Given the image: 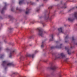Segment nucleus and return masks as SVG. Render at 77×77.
<instances>
[{"label":"nucleus","mask_w":77,"mask_h":77,"mask_svg":"<svg viewBox=\"0 0 77 77\" xmlns=\"http://www.w3.org/2000/svg\"><path fill=\"white\" fill-rule=\"evenodd\" d=\"M2 65L3 66H15V64L13 63H8V62L4 61L3 62Z\"/></svg>","instance_id":"1"},{"label":"nucleus","mask_w":77,"mask_h":77,"mask_svg":"<svg viewBox=\"0 0 77 77\" xmlns=\"http://www.w3.org/2000/svg\"><path fill=\"white\" fill-rule=\"evenodd\" d=\"M75 18H76L77 20V12L75 13L73 16L69 18L68 20L69 21H72L75 20Z\"/></svg>","instance_id":"2"},{"label":"nucleus","mask_w":77,"mask_h":77,"mask_svg":"<svg viewBox=\"0 0 77 77\" xmlns=\"http://www.w3.org/2000/svg\"><path fill=\"white\" fill-rule=\"evenodd\" d=\"M37 29L38 30L39 32L38 34V36H40L41 37H43L44 36V32L42 31L41 28H38Z\"/></svg>","instance_id":"3"},{"label":"nucleus","mask_w":77,"mask_h":77,"mask_svg":"<svg viewBox=\"0 0 77 77\" xmlns=\"http://www.w3.org/2000/svg\"><path fill=\"white\" fill-rule=\"evenodd\" d=\"M61 57L62 58H64V57H66V55L63 53H60V54L58 55L56 57L57 59H60Z\"/></svg>","instance_id":"4"},{"label":"nucleus","mask_w":77,"mask_h":77,"mask_svg":"<svg viewBox=\"0 0 77 77\" xmlns=\"http://www.w3.org/2000/svg\"><path fill=\"white\" fill-rule=\"evenodd\" d=\"M56 42L57 45L55 47V48H61L62 46V44H60L59 42Z\"/></svg>","instance_id":"5"},{"label":"nucleus","mask_w":77,"mask_h":77,"mask_svg":"<svg viewBox=\"0 0 77 77\" xmlns=\"http://www.w3.org/2000/svg\"><path fill=\"white\" fill-rule=\"evenodd\" d=\"M58 30L59 32L60 33H63L64 31L63 30V27H61L59 28Z\"/></svg>","instance_id":"6"},{"label":"nucleus","mask_w":77,"mask_h":77,"mask_svg":"<svg viewBox=\"0 0 77 77\" xmlns=\"http://www.w3.org/2000/svg\"><path fill=\"white\" fill-rule=\"evenodd\" d=\"M51 38L50 39V41H53L54 40V35L53 34H51Z\"/></svg>","instance_id":"7"},{"label":"nucleus","mask_w":77,"mask_h":77,"mask_svg":"<svg viewBox=\"0 0 77 77\" xmlns=\"http://www.w3.org/2000/svg\"><path fill=\"white\" fill-rule=\"evenodd\" d=\"M15 51H10V54H9V57H11L12 56V54L14 53V52Z\"/></svg>","instance_id":"8"},{"label":"nucleus","mask_w":77,"mask_h":77,"mask_svg":"<svg viewBox=\"0 0 77 77\" xmlns=\"http://www.w3.org/2000/svg\"><path fill=\"white\" fill-rule=\"evenodd\" d=\"M65 49L66 50H67L68 53L69 55L71 54V51H69V49H68V48H67L66 47H65Z\"/></svg>","instance_id":"9"},{"label":"nucleus","mask_w":77,"mask_h":77,"mask_svg":"<svg viewBox=\"0 0 77 77\" xmlns=\"http://www.w3.org/2000/svg\"><path fill=\"white\" fill-rule=\"evenodd\" d=\"M49 19L50 20H51V17H50L49 16V15H48H48H47L46 16V20H48V19Z\"/></svg>","instance_id":"10"},{"label":"nucleus","mask_w":77,"mask_h":77,"mask_svg":"<svg viewBox=\"0 0 77 77\" xmlns=\"http://www.w3.org/2000/svg\"><path fill=\"white\" fill-rule=\"evenodd\" d=\"M72 40L73 41V43L76 45H77V43L75 41H74V37H72Z\"/></svg>","instance_id":"11"},{"label":"nucleus","mask_w":77,"mask_h":77,"mask_svg":"<svg viewBox=\"0 0 77 77\" xmlns=\"http://www.w3.org/2000/svg\"><path fill=\"white\" fill-rule=\"evenodd\" d=\"M6 8V7H4L3 8H2V11H1V12L2 14H3L4 13V10H5Z\"/></svg>","instance_id":"12"},{"label":"nucleus","mask_w":77,"mask_h":77,"mask_svg":"<svg viewBox=\"0 0 77 77\" xmlns=\"http://www.w3.org/2000/svg\"><path fill=\"white\" fill-rule=\"evenodd\" d=\"M68 36H66V37L65 38V42L66 43H67L68 42Z\"/></svg>","instance_id":"13"},{"label":"nucleus","mask_w":77,"mask_h":77,"mask_svg":"<svg viewBox=\"0 0 77 77\" xmlns=\"http://www.w3.org/2000/svg\"><path fill=\"white\" fill-rule=\"evenodd\" d=\"M29 14V10L28 9V8H26V14Z\"/></svg>","instance_id":"14"},{"label":"nucleus","mask_w":77,"mask_h":77,"mask_svg":"<svg viewBox=\"0 0 77 77\" xmlns=\"http://www.w3.org/2000/svg\"><path fill=\"white\" fill-rule=\"evenodd\" d=\"M28 56H29V57H32V58H33L35 57V55L34 54H29L28 55Z\"/></svg>","instance_id":"15"},{"label":"nucleus","mask_w":77,"mask_h":77,"mask_svg":"<svg viewBox=\"0 0 77 77\" xmlns=\"http://www.w3.org/2000/svg\"><path fill=\"white\" fill-rule=\"evenodd\" d=\"M35 37V35H32L30 37H29L30 39H32V38H34Z\"/></svg>","instance_id":"16"},{"label":"nucleus","mask_w":77,"mask_h":77,"mask_svg":"<svg viewBox=\"0 0 77 77\" xmlns=\"http://www.w3.org/2000/svg\"><path fill=\"white\" fill-rule=\"evenodd\" d=\"M24 1L23 0L20 1L19 2V4L20 5H22V4H23V3H24Z\"/></svg>","instance_id":"17"},{"label":"nucleus","mask_w":77,"mask_h":77,"mask_svg":"<svg viewBox=\"0 0 77 77\" xmlns=\"http://www.w3.org/2000/svg\"><path fill=\"white\" fill-rule=\"evenodd\" d=\"M57 68V67L56 66H54L52 68V69H53V70H55Z\"/></svg>","instance_id":"18"},{"label":"nucleus","mask_w":77,"mask_h":77,"mask_svg":"<svg viewBox=\"0 0 77 77\" xmlns=\"http://www.w3.org/2000/svg\"><path fill=\"white\" fill-rule=\"evenodd\" d=\"M24 59V57L23 56H21L20 57V60H23Z\"/></svg>","instance_id":"19"},{"label":"nucleus","mask_w":77,"mask_h":77,"mask_svg":"<svg viewBox=\"0 0 77 77\" xmlns=\"http://www.w3.org/2000/svg\"><path fill=\"white\" fill-rule=\"evenodd\" d=\"M44 42H42V45L41 46L42 48H43V47H44V45L43 44H44Z\"/></svg>","instance_id":"20"},{"label":"nucleus","mask_w":77,"mask_h":77,"mask_svg":"<svg viewBox=\"0 0 77 77\" xmlns=\"http://www.w3.org/2000/svg\"><path fill=\"white\" fill-rule=\"evenodd\" d=\"M4 56V55L3 54L1 55V57H0L1 59H2V58H3Z\"/></svg>","instance_id":"21"},{"label":"nucleus","mask_w":77,"mask_h":77,"mask_svg":"<svg viewBox=\"0 0 77 77\" xmlns=\"http://www.w3.org/2000/svg\"><path fill=\"white\" fill-rule=\"evenodd\" d=\"M68 60V58H66L64 60V61L65 62H67Z\"/></svg>","instance_id":"22"},{"label":"nucleus","mask_w":77,"mask_h":77,"mask_svg":"<svg viewBox=\"0 0 77 77\" xmlns=\"http://www.w3.org/2000/svg\"><path fill=\"white\" fill-rule=\"evenodd\" d=\"M5 50L6 51H7V52H8V51H9V49L8 48H7Z\"/></svg>","instance_id":"23"},{"label":"nucleus","mask_w":77,"mask_h":77,"mask_svg":"<svg viewBox=\"0 0 77 77\" xmlns=\"http://www.w3.org/2000/svg\"><path fill=\"white\" fill-rule=\"evenodd\" d=\"M53 8V6H51L49 7L48 9H51Z\"/></svg>","instance_id":"24"},{"label":"nucleus","mask_w":77,"mask_h":77,"mask_svg":"<svg viewBox=\"0 0 77 77\" xmlns=\"http://www.w3.org/2000/svg\"><path fill=\"white\" fill-rule=\"evenodd\" d=\"M72 10V9H70L69 10H68V12H71V10Z\"/></svg>","instance_id":"25"},{"label":"nucleus","mask_w":77,"mask_h":77,"mask_svg":"<svg viewBox=\"0 0 77 77\" xmlns=\"http://www.w3.org/2000/svg\"><path fill=\"white\" fill-rule=\"evenodd\" d=\"M13 74H15V75H17V73L16 72H14L13 73Z\"/></svg>","instance_id":"26"},{"label":"nucleus","mask_w":77,"mask_h":77,"mask_svg":"<svg viewBox=\"0 0 77 77\" xmlns=\"http://www.w3.org/2000/svg\"><path fill=\"white\" fill-rule=\"evenodd\" d=\"M4 4L5 6H6L7 5V4L6 2L4 3Z\"/></svg>","instance_id":"27"},{"label":"nucleus","mask_w":77,"mask_h":77,"mask_svg":"<svg viewBox=\"0 0 77 77\" xmlns=\"http://www.w3.org/2000/svg\"><path fill=\"white\" fill-rule=\"evenodd\" d=\"M38 51H35V53H38Z\"/></svg>","instance_id":"28"},{"label":"nucleus","mask_w":77,"mask_h":77,"mask_svg":"<svg viewBox=\"0 0 77 77\" xmlns=\"http://www.w3.org/2000/svg\"><path fill=\"white\" fill-rule=\"evenodd\" d=\"M39 11V9H37L36 10L37 12H38V11Z\"/></svg>","instance_id":"29"},{"label":"nucleus","mask_w":77,"mask_h":77,"mask_svg":"<svg viewBox=\"0 0 77 77\" xmlns=\"http://www.w3.org/2000/svg\"><path fill=\"white\" fill-rule=\"evenodd\" d=\"M54 48V46H52L51 47V48Z\"/></svg>","instance_id":"30"},{"label":"nucleus","mask_w":77,"mask_h":77,"mask_svg":"<svg viewBox=\"0 0 77 77\" xmlns=\"http://www.w3.org/2000/svg\"><path fill=\"white\" fill-rule=\"evenodd\" d=\"M2 50V48H0V51H1Z\"/></svg>","instance_id":"31"},{"label":"nucleus","mask_w":77,"mask_h":77,"mask_svg":"<svg viewBox=\"0 0 77 77\" xmlns=\"http://www.w3.org/2000/svg\"><path fill=\"white\" fill-rule=\"evenodd\" d=\"M10 30H12V28H11L9 29Z\"/></svg>","instance_id":"32"},{"label":"nucleus","mask_w":77,"mask_h":77,"mask_svg":"<svg viewBox=\"0 0 77 77\" xmlns=\"http://www.w3.org/2000/svg\"><path fill=\"white\" fill-rule=\"evenodd\" d=\"M11 11L13 12H14V9H11Z\"/></svg>","instance_id":"33"},{"label":"nucleus","mask_w":77,"mask_h":77,"mask_svg":"<svg viewBox=\"0 0 77 77\" xmlns=\"http://www.w3.org/2000/svg\"><path fill=\"white\" fill-rule=\"evenodd\" d=\"M29 45L31 47V46H32V44H30Z\"/></svg>","instance_id":"34"},{"label":"nucleus","mask_w":77,"mask_h":77,"mask_svg":"<svg viewBox=\"0 0 77 77\" xmlns=\"http://www.w3.org/2000/svg\"><path fill=\"white\" fill-rule=\"evenodd\" d=\"M31 3L32 5H33V2H31Z\"/></svg>","instance_id":"35"},{"label":"nucleus","mask_w":77,"mask_h":77,"mask_svg":"<svg viewBox=\"0 0 77 77\" xmlns=\"http://www.w3.org/2000/svg\"><path fill=\"white\" fill-rule=\"evenodd\" d=\"M16 10H18V8H17V9H16Z\"/></svg>","instance_id":"36"},{"label":"nucleus","mask_w":77,"mask_h":77,"mask_svg":"<svg viewBox=\"0 0 77 77\" xmlns=\"http://www.w3.org/2000/svg\"><path fill=\"white\" fill-rule=\"evenodd\" d=\"M44 0V1H47V0Z\"/></svg>","instance_id":"37"},{"label":"nucleus","mask_w":77,"mask_h":77,"mask_svg":"<svg viewBox=\"0 0 77 77\" xmlns=\"http://www.w3.org/2000/svg\"><path fill=\"white\" fill-rule=\"evenodd\" d=\"M66 7H64V9H65V8H66Z\"/></svg>","instance_id":"38"},{"label":"nucleus","mask_w":77,"mask_h":77,"mask_svg":"<svg viewBox=\"0 0 77 77\" xmlns=\"http://www.w3.org/2000/svg\"><path fill=\"white\" fill-rule=\"evenodd\" d=\"M4 42H6V41H4Z\"/></svg>","instance_id":"39"},{"label":"nucleus","mask_w":77,"mask_h":77,"mask_svg":"<svg viewBox=\"0 0 77 77\" xmlns=\"http://www.w3.org/2000/svg\"><path fill=\"white\" fill-rule=\"evenodd\" d=\"M0 18H2L1 17H0Z\"/></svg>","instance_id":"40"},{"label":"nucleus","mask_w":77,"mask_h":77,"mask_svg":"<svg viewBox=\"0 0 77 77\" xmlns=\"http://www.w3.org/2000/svg\"><path fill=\"white\" fill-rule=\"evenodd\" d=\"M37 0V1H39V0Z\"/></svg>","instance_id":"41"},{"label":"nucleus","mask_w":77,"mask_h":77,"mask_svg":"<svg viewBox=\"0 0 77 77\" xmlns=\"http://www.w3.org/2000/svg\"><path fill=\"white\" fill-rule=\"evenodd\" d=\"M64 5H65V4H64Z\"/></svg>","instance_id":"42"},{"label":"nucleus","mask_w":77,"mask_h":77,"mask_svg":"<svg viewBox=\"0 0 77 77\" xmlns=\"http://www.w3.org/2000/svg\"><path fill=\"white\" fill-rule=\"evenodd\" d=\"M32 24H33V22H32Z\"/></svg>","instance_id":"43"},{"label":"nucleus","mask_w":77,"mask_h":77,"mask_svg":"<svg viewBox=\"0 0 77 77\" xmlns=\"http://www.w3.org/2000/svg\"><path fill=\"white\" fill-rule=\"evenodd\" d=\"M60 77H61V76H60Z\"/></svg>","instance_id":"44"},{"label":"nucleus","mask_w":77,"mask_h":77,"mask_svg":"<svg viewBox=\"0 0 77 77\" xmlns=\"http://www.w3.org/2000/svg\"><path fill=\"white\" fill-rule=\"evenodd\" d=\"M5 70H6V68H5Z\"/></svg>","instance_id":"45"},{"label":"nucleus","mask_w":77,"mask_h":77,"mask_svg":"<svg viewBox=\"0 0 77 77\" xmlns=\"http://www.w3.org/2000/svg\"><path fill=\"white\" fill-rule=\"evenodd\" d=\"M76 8H77V7H76Z\"/></svg>","instance_id":"46"},{"label":"nucleus","mask_w":77,"mask_h":77,"mask_svg":"<svg viewBox=\"0 0 77 77\" xmlns=\"http://www.w3.org/2000/svg\"><path fill=\"white\" fill-rule=\"evenodd\" d=\"M13 19V18H11V19Z\"/></svg>","instance_id":"47"},{"label":"nucleus","mask_w":77,"mask_h":77,"mask_svg":"<svg viewBox=\"0 0 77 77\" xmlns=\"http://www.w3.org/2000/svg\"><path fill=\"white\" fill-rule=\"evenodd\" d=\"M71 48H72V47H71Z\"/></svg>","instance_id":"48"},{"label":"nucleus","mask_w":77,"mask_h":77,"mask_svg":"<svg viewBox=\"0 0 77 77\" xmlns=\"http://www.w3.org/2000/svg\"><path fill=\"white\" fill-rule=\"evenodd\" d=\"M24 77H26V76H24Z\"/></svg>","instance_id":"49"}]
</instances>
